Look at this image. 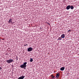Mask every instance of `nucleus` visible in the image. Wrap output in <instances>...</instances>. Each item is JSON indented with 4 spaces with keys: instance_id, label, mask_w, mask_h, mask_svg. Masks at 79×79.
Listing matches in <instances>:
<instances>
[{
    "instance_id": "14",
    "label": "nucleus",
    "mask_w": 79,
    "mask_h": 79,
    "mask_svg": "<svg viewBox=\"0 0 79 79\" xmlns=\"http://www.w3.org/2000/svg\"><path fill=\"white\" fill-rule=\"evenodd\" d=\"M27 45H28L27 44H25V45H24V46L25 47H26V46H27Z\"/></svg>"
},
{
    "instance_id": "8",
    "label": "nucleus",
    "mask_w": 79,
    "mask_h": 79,
    "mask_svg": "<svg viewBox=\"0 0 79 79\" xmlns=\"http://www.w3.org/2000/svg\"><path fill=\"white\" fill-rule=\"evenodd\" d=\"M71 7V6L70 5H69L67 6L66 9L67 10H69L70 8Z\"/></svg>"
},
{
    "instance_id": "17",
    "label": "nucleus",
    "mask_w": 79,
    "mask_h": 79,
    "mask_svg": "<svg viewBox=\"0 0 79 79\" xmlns=\"http://www.w3.org/2000/svg\"><path fill=\"white\" fill-rule=\"evenodd\" d=\"M69 31H71V30H69L68 31V32H69Z\"/></svg>"
},
{
    "instance_id": "5",
    "label": "nucleus",
    "mask_w": 79,
    "mask_h": 79,
    "mask_svg": "<svg viewBox=\"0 0 79 79\" xmlns=\"http://www.w3.org/2000/svg\"><path fill=\"white\" fill-rule=\"evenodd\" d=\"M25 77V76H21L19 77L18 78V79H23Z\"/></svg>"
},
{
    "instance_id": "11",
    "label": "nucleus",
    "mask_w": 79,
    "mask_h": 79,
    "mask_svg": "<svg viewBox=\"0 0 79 79\" xmlns=\"http://www.w3.org/2000/svg\"><path fill=\"white\" fill-rule=\"evenodd\" d=\"M70 8L71 9V10L74 9V6H70Z\"/></svg>"
},
{
    "instance_id": "1",
    "label": "nucleus",
    "mask_w": 79,
    "mask_h": 79,
    "mask_svg": "<svg viewBox=\"0 0 79 79\" xmlns=\"http://www.w3.org/2000/svg\"><path fill=\"white\" fill-rule=\"evenodd\" d=\"M27 62H25L23 63V64H21L20 65V67L21 68H23L24 69H26V64H27Z\"/></svg>"
},
{
    "instance_id": "6",
    "label": "nucleus",
    "mask_w": 79,
    "mask_h": 79,
    "mask_svg": "<svg viewBox=\"0 0 79 79\" xmlns=\"http://www.w3.org/2000/svg\"><path fill=\"white\" fill-rule=\"evenodd\" d=\"M65 37V35H64V34H62L60 36V37H61L62 39V38H64Z\"/></svg>"
},
{
    "instance_id": "2",
    "label": "nucleus",
    "mask_w": 79,
    "mask_h": 79,
    "mask_svg": "<svg viewBox=\"0 0 79 79\" xmlns=\"http://www.w3.org/2000/svg\"><path fill=\"white\" fill-rule=\"evenodd\" d=\"M6 61L7 63H12V62H13L14 60L12 59H10L9 60H6Z\"/></svg>"
},
{
    "instance_id": "4",
    "label": "nucleus",
    "mask_w": 79,
    "mask_h": 79,
    "mask_svg": "<svg viewBox=\"0 0 79 79\" xmlns=\"http://www.w3.org/2000/svg\"><path fill=\"white\" fill-rule=\"evenodd\" d=\"M12 22H13L12 19H11L9 20L8 21L9 23H10H10H11V24H12L13 23H12Z\"/></svg>"
},
{
    "instance_id": "10",
    "label": "nucleus",
    "mask_w": 79,
    "mask_h": 79,
    "mask_svg": "<svg viewBox=\"0 0 79 79\" xmlns=\"http://www.w3.org/2000/svg\"><path fill=\"white\" fill-rule=\"evenodd\" d=\"M64 69V67H62L60 69L61 71H63Z\"/></svg>"
},
{
    "instance_id": "15",
    "label": "nucleus",
    "mask_w": 79,
    "mask_h": 79,
    "mask_svg": "<svg viewBox=\"0 0 79 79\" xmlns=\"http://www.w3.org/2000/svg\"><path fill=\"white\" fill-rule=\"evenodd\" d=\"M2 69V67H0V70H1Z\"/></svg>"
},
{
    "instance_id": "9",
    "label": "nucleus",
    "mask_w": 79,
    "mask_h": 79,
    "mask_svg": "<svg viewBox=\"0 0 79 79\" xmlns=\"http://www.w3.org/2000/svg\"><path fill=\"white\" fill-rule=\"evenodd\" d=\"M62 40V38L61 37H59L58 39H57V40Z\"/></svg>"
},
{
    "instance_id": "12",
    "label": "nucleus",
    "mask_w": 79,
    "mask_h": 79,
    "mask_svg": "<svg viewBox=\"0 0 79 79\" xmlns=\"http://www.w3.org/2000/svg\"><path fill=\"white\" fill-rule=\"evenodd\" d=\"M51 77L52 78V79H54V78L55 77V76H53V75L52 74L51 76Z\"/></svg>"
},
{
    "instance_id": "3",
    "label": "nucleus",
    "mask_w": 79,
    "mask_h": 79,
    "mask_svg": "<svg viewBox=\"0 0 79 79\" xmlns=\"http://www.w3.org/2000/svg\"><path fill=\"white\" fill-rule=\"evenodd\" d=\"M33 49V48L31 47L27 49V51L28 52H31V51Z\"/></svg>"
},
{
    "instance_id": "16",
    "label": "nucleus",
    "mask_w": 79,
    "mask_h": 79,
    "mask_svg": "<svg viewBox=\"0 0 79 79\" xmlns=\"http://www.w3.org/2000/svg\"><path fill=\"white\" fill-rule=\"evenodd\" d=\"M18 60V57H16V61H17Z\"/></svg>"
},
{
    "instance_id": "7",
    "label": "nucleus",
    "mask_w": 79,
    "mask_h": 79,
    "mask_svg": "<svg viewBox=\"0 0 79 79\" xmlns=\"http://www.w3.org/2000/svg\"><path fill=\"white\" fill-rule=\"evenodd\" d=\"M56 77L57 78H58L60 77V75L59 74V73H58L56 74Z\"/></svg>"
},
{
    "instance_id": "13",
    "label": "nucleus",
    "mask_w": 79,
    "mask_h": 79,
    "mask_svg": "<svg viewBox=\"0 0 79 79\" xmlns=\"http://www.w3.org/2000/svg\"><path fill=\"white\" fill-rule=\"evenodd\" d=\"M30 62H32L33 61V59L31 58H30Z\"/></svg>"
}]
</instances>
